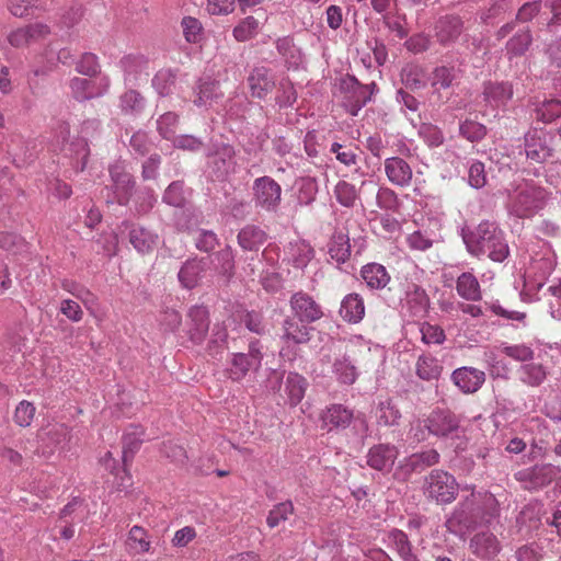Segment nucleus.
<instances>
[{
  "mask_svg": "<svg viewBox=\"0 0 561 561\" xmlns=\"http://www.w3.org/2000/svg\"><path fill=\"white\" fill-rule=\"evenodd\" d=\"M499 514V503L490 492H471L454 510L447 519L449 531L458 534L478 525L490 524Z\"/></svg>",
  "mask_w": 561,
  "mask_h": 561,
  "instance_id": "obj_1",
  "label": "nucleus"
},
{
  "mask_svg": "<svg viewBox=\"0 0 561 561\" xmlns=\"http://www.w3.org/2000/svg\"><path fill=\"white\" fill-rule=\"evenodd\" d=\"M468 252L476 256H488L502 263L510 255V247L504 231L493 221H482L473 230L462 234Z\"/></svg>",
  "mask_w": 561,
  "mask_h": 561,
  "instance_id": "obj_2",
  "label": "nucleus"
},
{
  "mask_svg": "<svg viewBox=\"0 0 561 561\" xmlns=\"http://www.w3.org/2000/svg\"><path fill=\"white\" fill-rule=\"evenodd\" d=\"M549 195L533 180L514 182L507 188L506 209L517 218H531L546 207Z\"/></svg>",
  "mask_w": 561,
  "mask_h": 561,
  "instance_id": "obj_3",
  "label": "nucleus"
},
{
  "mask_svg": "<svg viewBox=\"0 0 561 561\" xmlns=\"http://www.w3.org/2000/svg\"><path fill=\"white\" fill-rule=\"evenodd\" d=\"M424 428L428 431V434H432L436 437H454L459 436V420L458 417L449 410L445 409H435L433 410L426 419L422 422L420 421L416 426L411 428L414 437L417 442H422L425 439Z\"/></svg>",
  "mask_w": 561,
  "mask_h": 561,
  "instance_id": "obj_4",
  "label": "nucleus"
},
{
  "mask_svg": "<svg viewBox=\"0 0 561 561\" xmlns=\"http://www.w3.org/2000/svg\"><path fill=\"white\" fill-rule=\"evenodd\" d=\"M360 347L370 351V342L360 335L352 336L347 342V352L341 357H336L332 365V373L336 380L343 385H353L358 378V369L351 358L354 348Z\"/></svg>",
  "mask_w": 561,
  "mask_h": 561,
  "instance_id": "obj_5",
  "label": "nucleus"
},
{
  "mask_svg": "<svg viewBox=\"0 0 561 561\" xmlns=\"http://www.w3.org/2000/svg\"><path fill=\"white\" fill-rule=\"evenodd\" d=\"M456 479L446 471L433 470L425 480V494L440 504L451 503L457 495Z\"/></svg>",
  "mask_w": 561,
  "mask_h": 561,
  "instance_id": "obj_6",
  "label": "nucleus"
},
{
  "mask_svg": "<svg viewBox=\"0 0 561 561\" xmlns=\"http://www.w3.org/2000/svg\"><path fill=\"white\" fill-rule=\"evenodd\" d=\"M262 346L259 340L249 342L247 353H232L229 366V377L232 380L239 381L243 379L251 370H259L262 365L263 354Z\"/></svg>",
  "mask_w": 561,
  "mask_h": 561,
  "instance_id": "obj_7",
  "label": "nucleus"
},
{
  "mask_svg": "<svg viewBox=\"0 0 561 561\" xmlns=\"http://www.w3.org/2000/svg\"><path fill=\"white\" fill-rule=\"evenodd\" d=\"M252 191L256 207L268 213L278 210L282 202V187L273 178L264 175L255 179Z\"/></svg>",
  "mask_w": 561,
  "mask_h": 561,
  "instance_id": "obj_8",
  "label": "nucleus"
},
{
  "mask_svg": "<svg viewBox=\"0 0 561 561\" xmlns=\"http://www.w3.org/2000/svg\"><path fill=\"white\" fill-rule=\"evenodd\" d=\"M341 87L345 92L344 107L351 115L356 116L362 107L371 100L376 84H362L356 78L347 77L342 81Z\"/></svg>",
  "mask_w": 561,
  "mask_h": 561,
  "instance_id": "obj_9",
  "label": "nucleus"
},
{
  "mask_svg": "<svg viewBox=\"0 0 561 561\" xmlns=\"http://www.w3.org/2000/svg\"><path fill=\"white\" fill-rule=\"evenodd\" d=\"M559 473V470L550 465H536L515 473V479L525 490L536 491L550 484Z\"/></svg>",
  "mask_w": 561,
  "mask_h": 561,
  "instance_id": "obj_10",
  "label": "nucleus"
},
{
  "mask_svg": "<svg viewBox=\"0 0 561 561\" xmlns=\"http://www.w3.org/2000/svg\"><path fill=\"white\" fill-rule=\"evenodd\" d=\"M470 552L480 560H494L502 551L497 536L486 528L477 530L469 539Z\"/></svg>",
  "mask_w": 561,
  "mask_h": 561,
  "instance_id": "obj_11",
  "label": "nucleus"
},
{
  "mask_svg": "<svg viewBox=\"0 0 561 561\" xmlns=\"http://www.w3.org/2000/svg\"><path fill=\"white\" fill-rule=\"evenodd\" d=\"M210 174L217 180L226 179L236 168V151L230 145H221L207 156Z\"/></svg>",
  "mask_w": 561,
  "mask_h": 561,
  "instance_id": "obj_12",
  "label": "nucleus"
},
{
  "mask_svg": "<svg viewBox=\"0 0 561 561\" xmlns=\"http://www.w3.org/2000/svg\"><path fill=\"white\" fill-rule=\"evenodd\" d=\"M359 421L364 432H367L368 424L364 417L354 416L352 410L342 404H331L321 414L322 426L331 430L346 428L352 420Z\"/></svg>",
  "mask_w": 561,
  "mask_h": 561,
  "instance_id": "obj_13",
  "label": "nucleus"
},
{
  "mask_svg": "<svg viewBox=\"0 0 561 561\" xmlns=\"http://www.w3.org/2000/svg\"><path fill=\"white\" fill-rule=\"evenodd\" d=\"M524 153L527 159L541 163L551 156L549 136L543 129L534 128L524 137Z\"/></svg>",
  "mask_w": 561,
  "mask_h": 561,
  "instance_id": "obj_14",
  "label": "nucleus"
},
{
  "mask_svg": "<svg viewBox=\"0 0 561 561\" xmlns=\"http://www.w3.org/2000/svg\"><path fill=\"white\" fill-rule=\"evenodd\" d=\"M289 304L293 314L307 323L316 322L323 317L321 306L307 293H295Z\"/></svg>",
  "mask_w": 561,
  "mask_h": 561,
  "instance_id": "obj_15",
  "label": "nucleus"
},
{
  "mask_svg": "<svg viewBox=\"0 0 561 561\" xmlns=\"http://www.w3.org/2000/svg\"><path fill=\"white\" fill-rule=\"evenodd\" d=\"M398 456L399 450L394 445L377 444L369 448L366 462L371 469L388 473L391 471Z\"/></svg>",
  "mask_w": 561,
  "mask_h": 561,
  "instance_id": "obj_16",
  "label": "nucleus"
},
{
  "mask_svg": "<svg viewBox=\"0 0 561 561\" xmlns=\"http://www.w3.org/2000/svg\"><path fill=\"white\" fill-rule=\"evenodd\" d=\"M50 34V27L47 24L36 22L23 27L12 30L7 39L15 48L26 47L32 43L38 42Z\"/></svg>",
  "mask_w": 561,
  "mask_h": 561,
  "instance_id": "obj_17",
  "label": "nucleus"
},
{
  "mask_svg": "<svg viewBox=\"0 0 561 561\" xmlns=\"http://www.w3.org/2000/svg\"><path fill=\"white\" fill-rule=\"evenodd\" d=\"M110 175L113 182L114 202L126 205L134 187L131 175L126 171L123 162H115L110 167Z\"/></svg>",
  "mask_w": 561,
  "mask_h": 561,
  "instance_id": "obj_18",
  "label": "nucleus"
},
{
  "mask_svg": "<svg viewBox=\"0 0 561 561\" xmlns=\"http://www.w3.org/2000/svg\"><path fill=\"white\" fill-rule=\"evenodd\" d=\"M38 438L47 449L43 450V454H50L56 448H66L71 439V431L66 424L55 423L43 428L38 433Z\"/></svg>",
  "mask_w": 561,
  "mask_h": 561,
  "instance_id": "obj_19",
  "label": "nucleus"
},
{
  "mask_svg": "<svg viewBox=\"0 0 561 561\" xmlns=\"http://www.w3.org/2000/svg\"><path fill=\"white\" fill-rule=\"evenodd\" d=\"M101 123L98 119H87L81 125V136L70 142L69 151L75 153L78 162H80V170H83L87 164V159L90 153L87 138L93 137L100 129Z\"/></svg>",
  "mask_w": 561,
  "mask_h": 561,
  "instance_id": "obj_20",
  "label": "nucleus"
},
{
  "mask_svg": "<svg viewBox=\"0 0 561 561\" xmlns=\"http://www.w3.org/2000/svg\"><path fill=\"white\" fill-rule=\"evenodd\" d=\"M248 85L251 95L262 100L275 88V77L266 67H255L248 77Z\"/></svg>",
  "mask_w": 561,
  "mask_h": 561,
  "instance_id": "obj_21",
  "label": "nucleus"
},
{
  "mask_svg": "<svg viewBox=\"0 0 561 561\" xmlns=\"http://www.w3.org/2000/svg\"><path fill=\"white\" fill-rule=\"evenodd\" d=\"M385 173L393 185L407 187L411 184L413 172L410 164L400 157H390L385 160Z\"/></svg>",
  "mask_w": 561,
  "mask_h": 561,
  "instance_id": "obj_22",
  "label": "nucleus"
},
{
  "mask_svg": "<svg viewBox=\"0 0 561 561\" xmlns=\"http://www.w3.org/2000/svg\"><path fill=\"white\" fill-rule=\"evenodd\" d=\"M454 383L465 393L478 391L485 380V374L473 367H460L451 374Z\"/></svg>",
  "mask_w": 561,
  "mask_h": 561,
  "instance_id": "obj_23",
  "label": "nucleus"
},
{
  "mask_svg": "<svg viewBox=\"0 0 561 561\" xmlns=\"http://www.w3.org/2000/svg\"><path fill=\"white\" fill-rule=\"evenodd\" d=\"M314 255V251L305 240L296 239L284 249V261L295 268L304 270Z\"/></svg>",
  "mask_w": 561,
  "mask_h": 561,
  "instance_id": "obj_24",
  "label": "nucleus"
},
{
  "mask_svg": "<svg viewBox=\"0 0 561 561\" xmlns=\"http://www.w3.org/2000/svg\"><path fill=\"white\" fill-rule=\"evenodd\" d=\"M129 242L140 254H149L160 242L159 234L146 227L134 225L129 230Z\"/></svg>",
  "mask_w": 561,
  "mask_h": 561,
  "instance_id": "obj_25",
  "label": "nucleus"
},
{
  "mask_svg": "<svg viewBox=\"0 0 561 561\" xmlns=\"http://www.w3.org/2000/svg\"><path fill=\"white\" fill-rule=\"evenodd\" d=\"M208 267L206 259L187 260L179 271L178 277L181 285L186 289L196 287L205 275Z\"/></svg>",
  "mask_w": 561,
  "mask_h": 561,
  "instance_id": "obj_26",
  "label": "nucleus"
},
{
  "mask_svg": "<svg viewBox=\"0 0 561 561\" xmlns=\"http://www.w3.org/2000/svg\"><path fill=\"white\" fill-rule=\"evenodd\" d=\"M297 317H286L282 324L280 339L287 344H304L310 340V328Z\"/></svg>",
  "mask_w": 561,
  "mask_h": 561,
  "instance_id": "obj_27",
  "label": "nucleus"
},
{
  "mask_svg": "<svg viewBox=\"0 0 561 561\" xmlns=\"http://www.w3.org/2000/svg\"><path fill=\"white\" fill-rule=\"evenodd\" d=\"M439 458L440 456L435 449L423 450L405 457L400 465V469L405 474L422 472L426 468L438 463Z\"/></svg>",
  "mask_w": 561,
  "mask_h": 561,
  "instance_id": "obj_28",
  "label": "nucleus"
},
{
  "mask_svg": "<svg viewBox=\"0 0 561 561\" xmlns=\"http://www.w3.org/2000/svg\"><path fill=\"white\" fill-rule=\"evenodd\" d=\"M483 100L492 107H504L513 98V85L508 82H486L483 87Z\"/></svg>",
  "mask_w": 561,
  "mask_h": 561,
  "instance_id": "obj_29",
  "label": "nucleus"
},
{
  "mask_svg": "<svg viewBox=\"0 0 561 561\" xmlns=\"http://www.w3.org/2000/svg\"><path fill=\"white\" fill-rule=\"evenodd\" d=\"M387 546L394 550L402 561H420L413 552L408 535L397 528L391 529L385 539Z\"/></svg>",
  "mask_w": 561,
  "mask_h": 561,
  "instance_id": "obj_30",
  "label": "nucleus"
},
{
  "mask_svg": "<svg viewBox=\"0 0 561 561\" xmlns=\"http://www.w3.org/2000/svg\"><path fill=\"white\" fill-rule=\"evenodd\" d=\"M194 94L193 103L198 107L211 105L213 102L224 96L219 82L209 78L198 80L194 88Z\"/></svg>",
  "mask_w": 561,
  "mask_h": 561,
  "instance_id": "obj_31",
  "label": "nucleus"
},
{
  "mask_svg": "<svg viewBox=\"0 0 561 561\" xmlns=\"http://www.w3.org/2000/svg\"><path fill=\"white\" fill-rule=\"evenodd\" d=\"M190 339L194 343H201L209 328L208 311L203 306H194L188 311Z\"/></svg>",
  "mask_w": 561,
  "mask_h": 561,
  "instance_id": "obj_32",
  "label": "nucleus"
},
{
  "mask_svg": "<svg viewBox=\"0 0 561 561\" xmlns=\"http://www.w3.org/2000/svg\"><path fill=\"white\" fill-rule=\"evenodd\" d=\"M266 232L255 225H247L237 234V241L244 251L256 252L265 243Z\"/></svg>",
  "mask_w": 561,
  "mask_h": 561,
  "instance_id": "obj_33",
  "label": "nucleus"
},
{
  "mask_svg": "<svg viewBox=\"0 0 561 561\" xmlns=\"http://www.w3.org/2000/svg\"><path fill=\"white\" fill-rule=\"evenodd\" d=\"M461 31L462 22L455 15L440 18L435 26V35L442 44L454 42L460 35Z\"/></svg>",
  "mask_w": 561,
  "mask_h": 561,
  "instance_id": "obj_34",
  "label": "nucleus"
},
{
  "mask_svg": "<svg viewBox=\"0 0 561 561\" xmlns=\"http://www.w3.org/2000/svg\"><path fill=\"white\" fill-rule=\"evenodd\" d=\"M340 314L350 323L360 322L365 316L363 298L356 293L346 295L341 302Z\"/></svg>",
  "mask_w": 561,
  "mask_h": 561,
  "instance_id": "obj_35",
  "label": "nucleus"
},
{
  "mask_svg": "<svg viewBox=\"0 0 561 561\" xmlns=\"http://www.w3.org/2000/svg\"><path fill=\"white\" fill-rule=\"evenodd\" d=\"M362 278L370 289H382L390 282V275L386 267L378 263H369L362 267Z\"/></svg>",
  "mask_w": 561,
  "mask_h": 561,
  "instance_id": "obj_36",
  "label": "nucleus"
},
{
  "mask_svg": "<svg viewBox=\"0 0 561 561\" xmlns=\"http://www.w3.org/2000/svg\"><path fill=\"white\" fill-rule=\"evenodd\" d=\"M518 375L525 385L538 387L546 380L548 370L541 363L530 360L519 367Z\"/></svg>",
  "mask_w": 561,
  "mask_h": 561,
  "instance_id": "obj_37",
  "label": "nucleus"
},
{
  "mask_svg": "<svg viewBox=\"0 0 561 561\" xmlns=\"http://www.w3.org/2000/svg\"><path fill=\"white\" fill-rule=\"evenodd\" d=\"M456 289L458 295L466 300L478 301L481 299L480 284L472 273L465 272L459 275Z\"/></svg>",
  "mask_w": 561,
  "mask_h": 561,
  "instance_id": "obj_38",
  "label": "nucleus"
},
{
  "mask_svg": "<svg viewBox=\"0 0 561 561\" xmlns=\"http://www.w3.org/2000/svg\"><path fill=\"white\" fill-rule=\"evenodd\" d=\"M142 443V431L138 426H131L123 436L122 460L125 469L139 450Z\"/></svg>",
  "mask_w": 561,
  "mask_h": 561,
  "instance_id": "obj_39",
  "label": "nucleus"
},
{
  "mask_svg": "<svg viewBox=\"0 0 561 561\" xmlns=\"http://www.w3.org/2000/svg\"><path fill=\"white\" fill-rule=\"evenodd\" d=\"M308 382L305 377L297 373H289L285 380V392L291 405H297L307 390Z\"/></svg>",
  "mask_w": 561,
  "mask_h": 561,
  "instance_id": "obj_40",
  "label": "nucleus"
},
{
  "mask_svg": "<svg viewBox=\"0 0 561 561\" xmlns=\"http://www.w3.org/2000/svg\"><path fill=\"white\" fill-rule=\"evenodd\" d=\"M407 305L413 317H422L428 307V297L424 289L412 285L407 291Z\"/></svg>",
  "mask_w": 561,
  "mask_h": 561,
  "instance_id": "obj_41",
  "label": "nucleus"
},
{
  "mask_svg": "<svg viewBox=\"0 0 561 561\" xmlns=\"http://www.w3.org/2000/svg\"><path fill=\"white\" fill-rule=\"evenodd\" d=\"M442 365L439 362L430 355H422L416 362V375L426 381L436 380L442 374Z\"/></svg>",
  "mask_w": 561,
  "mask_h": 561,
  "instance_id": "obj_42",
  "label": "nucleus"
},
{
  "mask_svg": "<svg viewBox=\"0 0 561 561\" xmlns=\"http://www.w3.org/2000/svg\"><path fill=\"white\" fill-rule=\"evenodd\" d=\"M375 415L377 423L381 426L397 425L401 419L398 407L390 399L378 403Z\"/></svg>",
  "mask_w": 561,
  "mask_h": 561,
  "instance_id": "obj_43",
  "label": "nucleus"
},
{
  "mask_svg": "<svg viewBox=\"0 0 561 561\" xmlns=\"http://www.w3.org/2000/svg\"><path fill=\"white\" fill-rule=\"evenodd\" d=\"M329 254L337 263H344L351 255V245L347 234L335 233L329 244Z\"/></svg>",
  "mask_w": 561,
  "mask_h": 561,
  "instance_id": "obj_44",
  "label": "nucleus"
},
{
  "mask_svg": "<svg viewBox=\"0 0 561 561\" xmlns=\"http://www.w3.org/2000/svg\"><path fill=\"white\" fill-rule=\"evenodd\" d=\"M402 83L411 90H420L426 85L424 69L419 65H408L401 71Z\"/></svg>",
  "mask_w": 561,
  "mask_h": 561,
  "instance_id": "obj_45",
  "label": "nucleus"
},
{
  "mask_svg": "<svg viewBox=\"0 0 561 561\" xmlns=\"http://www.w3.org/2000/svg\"><path fill=\"white\" fill-rule=\"evenodd\" d=\"M144 96L136 90H128L119 98V107L124 114H138L145 107Z\"/></svg>",
  "mask_w": 561,
  "mask_h": 561,
  "instance_id": "obj_46",
  "label": "nucleus"
},
{
  "mask_svg": "<svg viewBox=\"0 0 561 561\" xmlns=\"http://www.w3.org/2000/svg\"><path fill=\"white\" fill-rule=\"evenodd\" d=\"M261 28V22L254 16H247L233 28V37L238 42H245L253 38Z\"/></svg>",
  "mask_w": 561,
  "mask_h": 561,
  "instance_id": "obj_47",
  "label": "nucleus"
},
{
  "mask_svg": "<svg viewBox=\"0 0 561 561\" xmlns=\"http://www.w3.org/2000/svg\"><path fill=\"white\" fill-rule=\"evenodd\" d=\"M536 118L542 123H551L561 117V101L556 99L542 101L536 108Z\"/></svg>",
  "mask_w": 561,
  "mask_h": 561,
  "instance_id": "obj_48",
  "label": "nucleus"
},
{
  "mask_svg": "<svg viewBox=\"0 0 561 561\" xmlns=\"http://www.w3.org/2000/svg\"><path fill=\"white\" fill-rule=\"evenodd\" d=\"M127 545L135 553H145L150 549L147 531L140 526H133L128 533Z\"/></svg>",
  "mask_w": 561,
  "mask_h": 561,
  "instance_id": "obj_49",
  "label": "nucleus"
},
{
  "mask_svg": "<svg viewBox=\"0 0 561 561\" xmlns=\"http://www.w3.org/2000/svg\"><path fill=\"white\" fill-rule=\"evenodd\" d=\"M175 82L176 75L171 69H162L158 71L152 79V85L161 96L171 94L175 87Z\"/></svg>",
  "mask_w": 561,
  "mask_h": 561,
  "instance_id": "obj_50",
  "label": "nucleus"
},
{
  "mask_svg": "<svg viewBox=\"0 0 561 561\" xmlns=\"http://www.w3.org/2000/svg\"><path fill=\"white\" fill-rule=\"evenodd\" d=\"M297 201L300 205H310L317 196L318 183L316 179L306 176L297 182Z\"/></svg>",
  "mask_w": 561,
  "mask_h": 561,
  "instance_id": "obj_51",
  "label": "nucleus"
},
{
  "mask_svg": "<svg viewBox=\"0 0 561 561\" xmlns=\"http://www.w3.org/2000/svg\"><path fill=\"white\" fill-rule=\"evenodd\" d=\"M178 124L179 115L167 112L157 119V130L162 138L172 141L176 136Z\"/></svg>",
  "mask_w": 561,
  "mask_h": 561,
  "instance_id": "obj_52",
  "label": "nucleus"
},
{
  "mask_svg": "<svg viewBox=\"0 0 561 561\" xmlns=\"http://www.w3.org/2000/svg\"><path fill=\"white\" fill-rule=\"evenodd\" d=\"M502 353L512 359L520 363H528L534 360L535 352L534 350L526 344H507L503 343L501 346Z\"/></svg>",
  "mask_w": 561,
  "mask_h": 561,
  "instance_id": "obj_53",
  "label": "nucleus"
},
{
  "mask_svg": "<svg viewBox=\"0 0 561 561\" xmlns=\"http://www.w3.org/2000/svg\"><path fill=\"white\" fill-rule=\"evenodd\" d=\"M294 513V505L290 501H285L273 506L266 517V523L270 528L277 527L282 522H285Z\"/></svg>",
  "mask_w": 561,
  "mask_h": 561,
  "instance_id": "obj_54",
  "label": "nucleus"
},
{
  "mask_svg": "<svg viewBox=\"0 0 561 561\" xmlns=\"http://www.w3.org/2000/svg\"><path fill=\"white\" fill-rule=\"evenodd\" d=\"M45 0H9V11L18 18H23L30 14L33 9L46 10Z\"/></svg>",
  "mask_w": 561,
  "mask_h": 561,
  "instance_id": "obj_55",
  "label": "nucleus"
},
{
  "mask_svg": "<svg viewBox=\"0 0 561 561\" xmlns=\"http://www.w3.org/2000/svg\"><path fill=\"white\" fill-rule=\"evenodd\" d=\"M457 78L458 76L454 68L437 67L432 75V85L437 90L448 89L453 87Z\"/></svg>",
  "mask_w": 561,
  "mask_h": 561,
  "instance_id": "obj_56",
  "label": "nucleus"
},
{
  "mask_svg": "<svg viewBox=\"0 0 561 561\" xmlns=\"http://www.w3.org/2000/svg\"><path fill=\"white\" fill-rule=\"evenodd\" d=\"M276 49L288 62L297 65L300 61V49L296 47L290 36L278 38Z\"/></svg>",
  "mask_w": 561,
  "mask_h": 561,
  "instance_id": "obj_57",
  "label": "nucleus"
},
{
  "mask_svg": "<svg viewBox=\"0 0 561 561\" xmlns=\"http://www.w3.org/2000/svg\"><path fill=\"white\" fill-rule=\"evenodd\" d=\"M51 141L56 148L60 150H67L70 154H72L69 151L70 144H68L70 126L66 121H56L51 128Z\"/></svg>",
  "mask_w": 561,
  "mask_h": 561,
  "instance_id": "obj_58",
  "label": "nucleus"
},
{
  "mask_svg": "<svg viewBox=\"0 0 561 561\" xmlns=\"http://www.w3.org/2000/svg\"><path fill=\"white\" fill-rule=\"evenodd\" d=\"M163 203L173 207H183L185 204V194L183 183L181 181L172 182L164 191L162 196Z\"/></svg>",
  "mask_w": 561,
  "mask_h": 561,
  "instance_id": "obj_59",
  "label": "nucleus"
},
{
  "mask_svg": "<svg viewBox=\"0 0 561 561\" xmlns=\"http://www.w3.org/2000/svg\"><path fill=\"white\" fill-rule=\"evenodd\" d=\"M334 194L336 201L344 207H353L357 199V192L355 186L345 181H340L336 184Z\"/></svg>",
  "mask_w": 561,
  "mask_h": 561,
  "instance_id": "obj_60",
  "label": "nucleus"
},
{
  "mask_svg": "<svg viewBox=\"0 0 561 561\" xmlns=\"http://www.w3.org/2000/svg\"><path fill=\"white\" fill-rule=\"evenodd\" d=\"M36 412V408L33 403L23 400L21 401L14 411V422L22 427L30 426L33 422L34 415Z\"/></svg>",
  "mask_w": 561,
  "mask_h": 561,
  "instance_id": "obj_61",
  "label": "nucleus"
},
{
  "mask_svg": "<svg viewBox=\"0 0 561 561\" xmlns=\"http://www.w3.org/2000/svg\"><path fill=\"white\" fill-rule=\"evenodd\" d=\"M459 131L462 137L472 142L481 140L486 135L484 125L469 119L460 124Z\"/></svg>",
  "mask_w": 561,
  "mask_h": 561,
  "instance_id": "obj_62",
  "label": "nucleus"
},
{
  "mask_svg": "<svg viewBox=\"0 0 561 561\" xmlns=\"http://www.w3.org/2000/svg\"><path fill=\"white\" fill-rule=\"evenodd\" d=\"M217 270L222 275H231L234 270V254L230 245L216 253Z\"/></svg>",
  "mask_w": 561,
  "mask_h": 561,
  "instance_id": "obj_63",
  "label": "nucleus"
},
{
  "mask_svg": "<svg viewBox=\"0 0 561 561\" xmlns=\"http://www.w3.org/2000/svg\"><path fill=\"white\" fill-rule=\"evenodd\" d=\"M531 39L529 31L516 34L507 42V53L514 56L523 55L528 49Z\"/></svg>",
  "mask_w": 561,
  "mask_h": 561,
  "instance_id": "obj_64",
  "label": "nucleus"
}]
</instances>
